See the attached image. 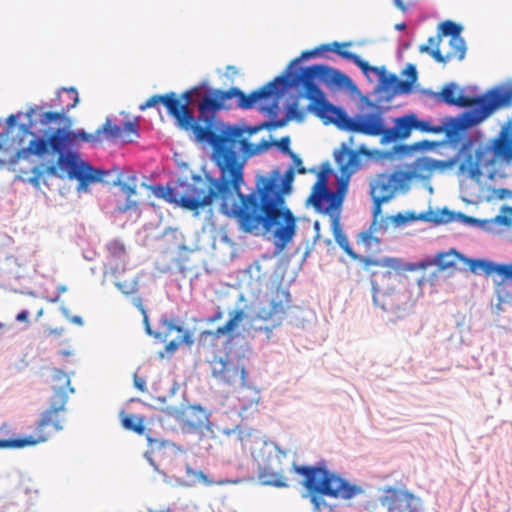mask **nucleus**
<instances>
[{"mask_svg":"<svg viewBox=\"0 0 512 512\" xmlns=\"http://www.w3.org/2000/svg\"><path fill=\"white\" fill-rule=\"evenodd\" d=\"M284 77H276L261 88L246 95L236 87L226 91L219 89L211 91L202 97L198 104V115L194 116L190 105L193 96L199 92L198 87L186 90L180 97L174 92V100L177 102L179 115L172 116L177 126L188 132H192L198 142L218 143H244L263 128L272 129L282 127L286 120L265 122L260 125L244 127L238 125L224 124L217 116V113L227 107L226 101L237 98V106L243 109H250L260 100H267L276 92L279 83H285Z\"/></svg>","mask_w":512,"mask_h":512,"instance_id":"f257e3e1","label":"nucleus"},{"mask_svg":"<svg viewBox=\"0 0 512 512\" xmlns=\"http://www.w3.org/2000/svg\"><path fill=\"white\" fill-rule=\"evenodd\" d=\"M213 149V160L220 170L219 178L201 177L193 178L191 183L179 181L177 185L182 188V208L197 211L213 203L220 201V210L224 215L234 218L239 229L245 232L241 217L238 215L242 201L239 200L241 185L244 183L243 169L245 155H254L268 149L271 146L266 140L258 145L249 141L244 143H215L210 144Z\"/></svg>","mask_w":512,"mask_h":512,"instance_id":"f03ea898","label":"nucleus"},{"mask_svg":"<svg viewBox=\"0 0 512 512\" xmlns=\"http://www.w3.org/2000/svg\"><path fill=\"white\" fill-rule=\"evenodd\" d=\"M294 180V169L290 167L283 178L260 177L249 194H239L241 209L237 210L245 226V233L257 234L260 229L271 233L275 246L281 251L294 238L296 217L285 204Z\"/></svg>","mask_w":512,"mask_h":512,"instance_id":"7ed1b4c3","label":"nucleus"},{"mask_svg":"<svg viewBox=\"0 0 512 512\" xmlns=\"http://www.w3.org/2000/svg\"><path fill=\"white\" fill-rule=\"evenodd\" d=\"M106 140V133L103 131V125L94 133H87L84 130L68 131L65 129H56L49 138L34 137L28 144L27 152L39 157L48 154L50 151L58 154L57 163L49 165L41 170L39 167L33 169L34 177L31 182L34 185L39 184V179L45 172L48 175L69 179H76L79 182L78 190H86L89 184L105 182L104 177L110 172L95 169L88 162L82 161L76 154L65 153L66 149L76 142H88L100 144Z\"/></svg>","mask_w":512,"mask_h":512,"instance_id":"20e7f679","label":"nucleus"},{"mask_svg":"<svg viewBox=\"0 0 512 512\" xmlns=\"http://www.w3.org/2000/svg\"><path fill=\"white\" fill-rule=\"evenodd\" d=\"M283 77L286 82L279 83L276 92L270 97L273 103L263 108L269 115H276L278 101L287 88L293 85H302L305 92L304 96L310 101L307 106L310 112L326 122H334L344 130L357 133L358 115L350 117L340 108L329 103L325 94L315 82V79H319L327 86L346 87L351 83V79L347 75L337 69L317 64L306 67L301 74L296 75L292 80H289L286 76Z\"/></svg>","mask_w":512,"mask_h":512,"instance_id":"39448f33","label":"nucleus"},{"mask_svg":"<svg viewBox=\"0 0 512 512\" xmlns=\"http://www.w3.org/2000/svg\"><path fill=\"white\" fill-rule=\"evenodd\" d=\"M292 470L303 477L301 485L305 488L302 495L308 498L315 512L329 507L325 498L350 500L363 493V489L331 471L325 461L316 465H292Z\"/></svg>","mask_w":512,"mask_h":512,"instance_id":"423d86ee","label":"nucleus"},{"mask_svg":"<svg viewBox=\"0 0 512 512\" xmlns=\"http://www.w3.org/2000/svg\"><path fill=\"white\" fill-rule=\"evenodd\" d=\"M441 102L457 107H469L462 117L463 128L480 124L487 119L494 111L509 105L512 100V93L505 89L495 88L487 91L481 96H465L459 90L456 83H448L436 94Z\"/></svg>","mask_w":512,"mask_h":512,"instance_id":"0eeeda50","label":"nucleus"},{"mask_svg":"<svg viewBox=\"0 0 512 512\" xmlns=\"http://www.w3.org/2000/svg\"><path fill=\"white\" fill-rule=\"evenodd\" d=\"M415 176L413 172L396 170L392 173H381L370 181V195L373 200V217L381 213L383 203L390 201L398 191H407L409 183Z\"/></svg>","mask_w":512,"mask_h":512,"instance_id":"6e6552de","label":"nucleus"},{"mask_svg":"<svg viewBox=\"0 0 512 512\" xmlns=\"http://www.w3.org/2000/svg\"><path fill=\"white\" fill-rule=\"evenodd\" d=\"M67 401L63 395H52L50 406L43 411L36 424L35 434L26 437V440L33 441L28 446H34L46 442L53 432L63 429V418L61 413L65 410Z\"/></svg>","mask_w":512,"mask_h":512,"instance_id":"1a4fd4ad","label":"nucleus"},{"mask_svg":"<svg viewBox=\"0 0 512 512\" xmlns=\"http://www.w3.org/2000/svg\"><path fill=\"white\" fill-rule=\"evenodd\" d=\"M209 364L212 377L229 391L235 392L246 386L248 373L240 361L215 356Z\"/></svg>","mask_w":512,"mask_h":512,"instance_id":"9d476101","label":"nucleus"},{"mask_svg":"<svg viewBox=\"0 0 512 512\" xmlns=\"http://www.w3.org/2000/svg\"><path fill=\"white\" fill-rule=\"evenodd\" d=\"M413 130L441 134L446 131V128L443 125H431L430 121L419 119L415 113H408L393 119V127H387L384 141H403L411 135Z\"/></svg>","mask_w":512,"mask_h":512,"instance_id":"9b49d317","label":"nucleus"},{"mask_svg":"<svg viewBox=\"0 0 512 512\" xmlns=\"http://www.w3.org/2000/svg\"><path fill=\"white\" fill-rule=\"evenodd\" d=\"M351 45H352L351 42H343V43L333 42V43L322 44L312 50L303 51L298 58L294 59L290 63V65L287 69V74H285L284 76L288 77L289 80H292L296 75L301 74L306 69V68H304L300 73L291 75L289 73V69H291L292 66L296 65L297 63H299L300 61H302L304 59L316 57L320 53L326 52V51H333L341 58L353 62L357 67H359L362 70V72L365 75H368L369 71H373L376 73L383 72L381 69L376 68V66L369 65V63L367 61H364L363 59H361L360 56H358L357 54L349 52L344 49Z\"/></svg>","mask_w":512,"mask_h":512,"instance_id":"f8f14e48","label":"nucleus"},{"mask_svg":"<svg viewBox=\"0 0 512 512\" xmlns=\"http://www.w3.org/2000/svg\"><path fill=\"white\" fill-rule=\"evenodd\" d=\"M332 233L336 243L343 249V251L352 259L359 260L364 267L370 266L386 267L394 270L401 269V261L397 258H383L374 259L366 256H360L354 252L349 244V240L345 233L342 231L339 223V215L332 216Z\"/></svg>","mask_w":512,"mask_h":512,"instance_id":"ddd939ff","label":"nucleus"},{"mask_svg":"<svg viewBox=\"0 0 512 512\" xmlns=\"http://www.w3.org/2000/svg\"><path fill=\"white\" fill-rule=\"evenodd\" d=\"M360 152L368 154L364 148H361L360 151H355L342 144L340 150L334 153L335 162L341 173L336 193L342 195V198L347 190L349 178L360 167Z\"/></svg>","mask_w":512,"mask_h":512,"instance_id":"4468645a","label":"nucleus"},{"mask_svg":"<svg viewBox=\"0 0 512 512\" xmlns=\"http://www.w3.org/2000/svg\"><path fill=\"white\" fill-rule=\"evenodd\" d=\"M326 180L325 172H321L313 186L309 202L312 203L317 211L334 212L340 208L343 198L342 195L327 189Z\"/></svg>","mask_w":512,"mask_h":512,"instance_id":"2eb2a0df","label":"nucleus"},{"mask_svg":"<svg viewBox=\"0 0 512 512\" xmlns=\"http://www.w3.org/2000/svg\"><path fill=\"white\" fill-rule=\"evenodd\" d=\"M487 149L492 154L490 163L510 164L512 162V117L502 125L498 135L490 141Z\"/></svg>","mask_w":512,"mask_h":512,"instance_id":"dca6fc26","label":"nucleus"},{"mask_svg":"<svg viewBox=\"0 0 512 512\" xmlns=\"http://www.w3.org/2000/svg\"><path fill=\"white\" fill-rule=\"evenodd\" d=\"M370 111L358 114L357 133L368 136H382L386 134L387 126L384 119V109L371 104Z\"/></svg>","mask_w":512,"mask_h":512,"instance_id":"f3484780","label":"nucleus"},{"mask_svg":"<svg viewBox=\"0 0 512 512\" xmlns=\"http://www.w3.org/2000/svg\"><path fill=\"white\" fill-rule=\"evenodd\" d=\"M163 411L167 416L174 418L190 429L202 427L207 420L206 413L200 406H186L183 408L167 406Z\"/></svg>","mask_w":512,"mask_h":512,"instance_id":"a211bd4d","label":"nucleus"},{"mask_svg":"<svg viewBox=\"0 0 512 512\" xmlns=\"http://www.w3.org/2000/svg\"><path fill=\"white\" fill-rule=\"evenodd\" d=\"M103 131L106 133V140H121L123 142H132L139 136V124L137 120L127 121L124 126L112 124L110 119H106L103 124Z\"/></svg>","mask_w":512,"mask_h":512,"instance_id":"6ab92c4d","label":"nucleus"},{"mask_svg":"<svg viewBox=\"0 0 512 512\" xmlns=\"http://www.w3.org/2000/svg\"><path fill=\"white\" fill-rule=\"evenodd\" d=\"M450 50L443 54L440 49L429 51L428 47H422L421 53L429 54L436 62L446 64L451 60L457 59L462 61L466 55V42L463 38H450Z\"/></svg>","mask_w":512,"mask_h":512,"instance_id":"aec40b11","label":"nucleus"},{"mask_svg":"<svg viewBox=\"0 0 512 512\" xmlns=\"http://www.w3.org/2000/svg\"><path fill=\"white\" fill-rule=\"evenodd\" d=\"M502 267L507 268L509 273L498 272L497 275L501 279L499 281H494L495 295L497 298L495 308L498 313L503 311L504 304L512 303V263L502 264Z\"/></svg>","mask_w":512,"mask_h":512,"instance_id":"412c9836","label":"nucleus"},{"mask_svg":"<svg viewBox=\"0 0 512 512\" xmlns=\"http://www.w3.org/2000/svg\"><path fill=\"white\" fill-rule=\"evenodd\" d=\"M373 301L384 311H399L405 304V296L397 291L379 292L373 284Z\"/></svg>","mask_w":512,"mask_h":512,"instance_id":"4be33fe9","label":"nucleus"},{"mask_svg":"<svg viewBox=\"0 0 512 512\" xmlns=\"http://www.w3.org/2000/svg\"><path fill=\"white\" fill-rule=\"evenodd\" d=\"M162 103L166 109L169 115L171 116H178V110H177V102L174 100V92H168L164 95H153L150 98H148L143 104L139 106V109L141 111H144L148 108L155 107L157 104Z\"/></svg>","mask_w":512,"mask_h":512,"instance_id":"5701e85b","label":"nucleus"},{"mask_svg":"<svg viewBox=\"0 0 512 512\" xmlns=\"http://www.w3.org/2000/svg\"><path fill=\"white\" fill-rule=\"evenodd\" d=\"M290 293L283 289H276L274 297L271 300V308L268 317H277L279 319L286 313L290 307Z\"/></svg>","mask_w":512,"mask_h":512,"instance_id":"b1692460","label":"nucleus"},{"mask_svg":"<svg viewBox=\"0 0 512 512\" xmlns=\"http://www.w3.org/2000/svg\"><path fill=\"white\" fill-rule=\"evenodd\" d=\"M52 382L53 395H63L65 396V401L68 402L69 393L75 392L74 388L71 387L69 375L60 369H53Z\"/></svg>","mask_w":512,"mask_h":512,"instance_id":"393cba45","label":"nucleus"},{"mask_svg":"<svg viewBox=\"0 0 512 512\" xmlns=\"http://www.w3.org/2000/svg\"><path fill=\"white\" fill-rule=\"evenodd\" d=\"M230 319L215 331L206 330L202 332L203 336H215L231 334L238 327L239 323L243 320L245 313L242 309H235L229 313Z\"/></svg>","mask_w":512,"mask_h":512,"instance_id":"a878e982","label":"nucleus"},{"mask_svg":"<svg viewBox=\"0 0 512 512\" xmlns=\"http://www.w3.org/2000/svg\"><path fill=\"white\" fill-rule=\"evenodd\" d=\"M56 101L57 103L53 106L58 107L59 110L66 115V113L73 109L79 102L77 90L74 87L62 88L57 93Z\"/></svg>","mask_w":512,"mask_h":512,"instance_id":"bb28decb","label":"nucleus"},{"mask_svg":"<svg viewBox=\"0 0 512 512\" xmlns=\"http://www.w3.org/2000/svg\"><path fill=\"white\" fill-rule=\"evenodd\" d=\"M468 264L470 271L474 274L483 273L486 276H491L492 274H497L498 272L509 273V270L505 267H502V264H497L483 259L468 260Z\"/></svg>","mask_w":512,"mask_h":512,"instance_id":"cd10ccee","label":"nucleus"},{"mask_svg":"<svg viewBox=\"0 0 512 512\" xmlns=\"http://www.w3.org/2000/svg\"><path fill=\"white\" fill-rule=\"evenodd\" d=\"M377 231V218H374L370 227L358 234L357 244L364 246L367 253L379 251L380 239L373 234Z\"/></svg>","mask_w":512,"mask_h":512,"instance_id":"c85d7f7f","label":"nucleus"},{"mask_svg":"<svg viewBox=\"0 0 512 512\" xmlns=\"http://www.w3.org/2000/svg\"><path fill=\"white\" fill-rule=\"evenodd\" d=\"M137 178L135 175L127 176L126 180H124L121 175H118L115 180H113L112 184L114 186H119L121 191L127 196V204L126 207L121 209V211L125 212L128 209L135 207L136 203L130 201L131 196L136 194V184Z\"/></svg>","mask_w":512,"mask_h":512,"instance_id":"c756f323","label":"nucleus"},{"mask_svg":"<svg viewBox=\"0 0 512 512\" xmlns=\"http://www.w3.org/2000/svg\"><path fill=\"white\" fill-rule=\"evenodd\" d=\"M0 441L8 444L6 446H0V449L23 448L28 446V443H33V441L26 440V437L13 439L12 428L7 422L0 424Z\"/></svg>","mask_w":512,"mask_h":512,"instance_id":"7c9ffc66","label":"nucleus"},{"mask_svg":"<svg viewBox=\"0 0 512 512\" xmlns=\"http://www.w3.org/2000/svg\"><path fill=\"white\" fill-rule=\"evenodd\" d=\"M152 191L156 197L163 198L169 203L178 204L182 207L183 193L177 187H171L169 184L166 187L157 185L152 187Z\"/></svg>","mask_w":512,"mask_h":512,"instance_id":"2f4dec72","label":"nucleus"},{"mask_svg":"<svg viewBox=\"0 0 512 512\" xmlns=\"http://www.w3.org/2000/svg\"><path fill=\"white\" fill-rule=\"evenodd\" d=\"M259 479L262 484L278 487V488H286L289 486L288 479L279 472L263 470L259 474Z\"/></svg>","mask_w":512,"mask_h":512,"instance_id":"473e14b6","label":"nucleus"},{"mask_svg":"<svg viewBox=\"0 0 512 512\" xmlns=\"http://www.w3.org/2000/svg\"><path fill=\"white\" fill-rule=\"evenodd\" d=\"M462 258V256L455 250L451 252L437 253L434 260L430 264L438 266L439 270L444 271L447 269L454 268L456 266V260Z\"/></svg>","mask_w":512,"mask_h":512,"instance_id":"72a5a7b5","label":"nucleus"},{"mask_svg":"<svg viewBox=\"0 0 512 512\" xmlns=\"http://www.w3.org/2000/svg\"><path fill=\"white\" fill-rule=\"evenodd\" d=\"M144 423V416L129 415L122 413L121 424L126 430L133 431L139 435H142L145 432Z\"/></svg>","mask_w":512,"mask_h":512,"instance_id":"f704fd0d","label":"nucleus"},{"mask_svg":"<svg viewBox=\"0 0 512 512\" xmlns=\"http://www.w3.org/2000/svg\"><path fill=\"white\" fill-rule=\"evenodd\" d=\"M482 153L477 151L476 160L473 159L472 155H469L464 162L460 165V170L462 172H468L470 177L478 178L481 175L480 166L482 165L481 159Z\"/></svg>","mask_w":512,"mask_h":512,"instance_id":"c9c22d12","label":"nucleus"},{"mask_svg":"<svg viewBox=\"0 0 512 512\" xmlns=\"http://www.w3.org/2000/svg\"><path fill=\"white\" fill-rule=\"evenodd\" d=\"M462 26L457 24L451 20H445L441 22L438 26V34L441 35L443 39L444 36H451V38H462L460 36L462 32Z\"/></svg>","mask_w":512,"mask_h":512,"instance_id":"e433bc0d","label":"nucleus"},{"mask_svg":"<svg viewBox=\"0 0 512 512\" xmlns=\"http://www.w3.org/2000/svg\"><path fill=\"white\" fill-rule=\"evenodd\" d=\"M402 75L406 76V80L398 82V89L401 92L407 93L411 90L412 85L417 80V70L413 64H408L403 70Z\"/></svg>","mask_w":512,"mask_h":512,"instance_id":"4c0bfd02","label":"nucleus"},{"mask_svg":"<svg viewBox=\"0 0 512 512\" xmlns=\"http://www.w3.org/2000/svg\"><path fill=\"white\" fill-rule=\"evenodd\" d=\"M115 286L118 290H120L124 295H131L138 292V279L134 278L130 281H117L115 282Z\"/></svg>","mask_w":512,"mask_h":512,"instance_id":"58836bf2","label":"nucleus"},{"mask_svg":"<svg viewBox=\"0 0 512 512\" xmlns=\"http://www.w3.org/2000/svg\"><path fill=\"white\" fill-rule=\"evenodd\" d=\"M193 474L195 475V477L200 482H202L203 484H205L207 486H211V485H214V484L223 486V485L231 483V481L227 480V479H221V480H218V481H213L205 473H203L202 471H194Z\"/></svg>","mask_w":512,"mask_h":512,"instance_id":"ea45409f","label":"nucleus"},{"mask_svg":"<svg viewBox=\"0 0 512 512\" xmlns=\"http://www.w3.org/2000/svg\"><path fill=\"white\" fill-rule=\"evenodd\" d=\"M107 250L111 256L119 258L124 255L125 246L122 242L118 240H113L108 243Z\"/></svg>","mask_w":512,"mask_h":512,"instance_id":"a19ab883","label":"nucleus"},{"mask_svg":"<svg viewBox=\"0 0 512 512\" xmlns=\"http://www.w3.org/2000/svg\"><path fill=\"white\" fill-rule=\"evenodd\" d=\"M64 118H65V114L60 110L56 111V112L48 111V112H45L42 114L40 122L43 125H48L52 122L63 120Z\"/></svg>","mask_w":512,"mask_h":512,"instance_id":"79ce46f5","label":"nucleus"},{"mask_svg":"<svg viewBox=\"0 0 512 512\" xmlns=\"http://www.w3.org/2000/svg\"><path fill=\"white\" fill-rule=\"evenodd\" d=\"M133 304L138 308V310L141 312L142 316H143V322L146 326V331L149 335H151V329H150V325H149V320H148V315H147V311L143 305V301H142V298L141 297H135L133 299Z\"/></svg>","mask_w":512,"mask_h":512,"instance_id":"37998d69","label":"nucleus"},{"mask_svg":"<svg viewBox=\"0 0 512 512\" xmlns=\"http://www.w3.org/2000/svg\"><path fill=\"white\" fill-rule=\"evenodd\" d=\"M378 69H381L383 72L382 73H376L374 72V74L376 76H378L379 80H381L383 82V84L385 85H391V84H397L398 85V82H400L397 78L396 75H389L387 76L386 75V70L384 67H377ZM370 73H373V71H369L368 74ZM369 77V75H367Z\"/></svg>","mask_w":512,"mask_h":512,"instance_id":"c03bdc74","label":"nucleus"},{"mask_svg":"<svg viewBox=\"0 0 512 512\" xmlns=\"http://www.w3.org/2000/svg\"><path fill=\"white\" fill-rule=\"evenodd\" d=\"M273 145H276L280 151L288 156H290L293 151L290 149V137L284 136L280 140L274 141L272 143Z\"/></svg>","mask_w":512,"mask_h":512,"instance_id":"a18cd8bd","label":"nucleus"},{"mask_svg":"<svg viewBox=\"0 0 512 512\" xmlns=\"http://www.w3.org/2000/svg\"><path fill=\"white\" fill-rule=\"evenodd\" d=\"M412 219H420L427 222H434L436 224L447 222L449 219L444 220L442 217H438L433 212L421 213L418 217H411Z\"/></svg>","mask_w":512,"mask_h":512,"instance_id":"49530a36","label":"nucleus"},{"mask_svg":"<svg viewBox=\"0 0 512 512\" xmlns=\"http://www.w3.org/2000/svg\"><path fill=\"white\" fill-rule=\"evenodd\" d=\"M441 35L438 33L435 36L429 37L427 44H422L419 46V52L421 53L422 47H428L429 51H433L435 49H440V44L442 42Z\"/></svg>","mask_w":512,"mask_h":512,"instance_id":"de8ad7c7","label":"nucleus"},{"mask_svg":"<svg viewBox=\"0 0 512 512\" xmlns=\"http://www.w3.org/2000/svg\"><path fill=\"white\" fill-rule=\"evenodd\" d=\"M434 167H435L434 163L428 158L419 159L415 163V170H418V171H423V170L431 171L432 169H434Z\"/></svg>","mask_w":512,"mask_h":512,"instance_id":"09e8293b","label":"nucleus"},{"mask_svg":"<svg viewBox=\"0 0 512 512\" xmlns=\"http://www.w3.org/2000/svg\"><path fill=\"white\" fill-rule=\"evenodd\" d=\"M287 116H288V118H295V119L301 120L304 117V111H302L298 108L297 103H293L288 108Z\"/></svg>","mask_w":512,"mask_h":512,"instance_id":"8fccbe9b","label":"nucleus"},{"mask_svg":"<svg viewBox=\"0 0 512 512\" xmlns=\"http://www.w3.org/2000/svg\"><path fill=\"white\" fill-rule=\"evenodd\" d=\"M134 386L141 392H145L147 390L146 381L139 377L137 374H134L133 377Z\"/></svg>","mask_w":512,"mask_h":512,"instance_id":"3c124183","label":"nucleus"},{"mask_svg":"<svg viewBox=\"0 0 512 512\" xmlns=\"http://www.w3.org/2000/svg\"><path fill=\"white\" fill-rule=\"evenodd\" d=\"M290 157L293 160L294 164L298 167V169H297L298 173L305 174L307 172V170L305 167L302 166L301 158L294 152L290 155Z\"/></svg>","mask_w":512,"mask_h":512,"instance_id":"603ef678","label":"nucleus"},{"mask_svg":"<svg viewBox=\"0 0 512 512\" xmlns=\"http://www.w3.org/2000/svg\"><path fill=\"white\" fill-rule=\"evenodd\" d=\"M494 222L500 225L509 226L512 222V219L509 216L506 215H497L494 218Z\"/></svg>","mask_w":512,"mask_h":512,"instance_id":"864d4df0","label":"nucleus"},{"mask_svg":"<svg viewBox=\"0 0 512 512\" xmlns=\"http://www.w3.org/2000/svg\"><path fill=\"white\" fill-rule=\"evenodd\" d=\"M29 311L28 310H21L17 315H16V321L18 322H28V319H29Z\"/></svg>","mask_w":512,"mask_h":512,"instance_id":"5fc2aeb1","label":"nucleus"},{"mask_svg":"<svg viewBox=\"0 0 512 512\" xmlns=\"http://www.w3.org/2000/svg\"><path fill=\"white\" fill-rule=\"evenodd\" d=\"M178 346H179V342H176V341H170V342L166 345L165 349H166V351H167L168 353H174V352L177 350Z\"/></svg>","mask_w":512,"mask_h":512,"instance_id":"6e6d98bb","label":"nucleus"},{"mask_svg":"<svg viewBox=\"0 0 512 512\" xmlns=\"http://www.w3.org/2000/svg\"><path fill=\"white\" fill-rule=\"evenodd\" d=\"M394 4L403 12H405L407 9L406 5L402 0H394Z\"/></svg>","mask_w":512,"mask_h":512,"instance_id":"4d7b16f0","label":"nucleus"},{"mask_svg":"<svg viewBox=\"0 0 512 512\" xmlns=\"http://www.w3.org/2000/svg\"><path fill=\"white\" fill-rule=\"evenodd\" d=\"M181 342H185V343H187V344H191L193 341H192V339H191L190 334H189V333H185V334L183 335V338H182Z\"/></svg>","mask_w":512,"mask_h":512,"instance_id":"13d9d810","label":"nucleus"},{"mask_svg":"<svg viewBox=\"0 0 512 512\" xmlns=\"http://www.w3.org/2000/svg\"><path fill=\"white\" fill-rule=\"evenodd\" d=\"M17 116L12 114L7 118V124L13 125L16 122Z\"/></svg>","mask_w":512,"mask_h":512,"instance_id":"bf43d9fd","label":"nucleus"},{"mask_svg":"<svg viewBox=\"0 0 512 512\" xmlns=\"http://www.w3.org/2000/svg\"><path fill=\"white\" fill-rule=\"evenodd\" d=\"M395 28L397 30H404L406 28V24L405 23H398V24H396Z\"/></svg>","mask_w":512,"mask_h":512,"instance_id":"052dcab7","label":"nucleus"},{"mask_svg":"<svg viewBox=\"0 0 512 512\" xmlns=\"http://www.w3.org/2000/svg\"><path fill=\"white\" fill-rule=\"evenodd\" d=\"M502 211H503V212H508L510 215H512V207L504 206V207L502 208Z\"/></svg>","mask_w":512,"mask_h":512,"instance_id":"680f3d73","label":"nucleus"},{"mask_svg":"<svg viewBox=\"0 0 512 512\" xmlns=\"http://www.w3.org/2000/svg\"><path fill=\"white\" fill-rule=\"evenodd\" d=\"M396 221L404 222V221H405V218L402 216V214H398V215L396 216Z\"/></svg>","mask_w":512,"mask_h":512,"instance_id":"e2e57ef3","label":"nucleus"},{"mask_svg":"<svg viewBox=\"0 0 512 512\" xmlns=\"http://www.w3.org/2000/svg\"><path fill=\"white\" fill-rule=\"evenodd\" d=\"M66 290H67V288H66V286H64V285H61V286L58 288V291H59L60 293H63V292H65Z\"/></svg>","mask_w":512,"mask_h":512,"instance_id":"0e129e2a","label":"nucleus"},{"mask_svg":"<svg viewBox=\"0 0 512 512\" xmlns=\"http://www.w3.org/2000/svg\"><path fill=\"white\" fill-rule=\"evenodd\" d=\"M21 128H22L25 132H27V133H29V134H33L32 132H30V131H29V127H26V126L22 125V126H21Z\"/></svg>","mask_w":512,"mask_h":512,"instance_id":"69168bd1","label":"nucleus"},{"mask_svg":"<svg viewBox=\"0 0 512 512\" xmlns=\"http://www.w3.org/2000/svg\"><path fill=\"white\" fill-rule=\"evenodd\" d=\"M172 328L177 330L178 332H182V328L180 326H172Z\"/></svg>","mask_w":512,"mask_h":512,"instance_id":"338daca9","label":"nucleus"},{"mask_svg":"<svg viewBox=\"0 0 512 512\" xmlns=\"http://www.w3.org/2000/svg\"><path fill=\"white\" fill-rule=\"evenodd\" d=\"M221 313L219 312L217 315L214 316V320H218L221 318Z\"/></svg>","mask_w":512,"mask_h":512,"instance_id":"774afa93","label":"nucleus"}]
</instances>
